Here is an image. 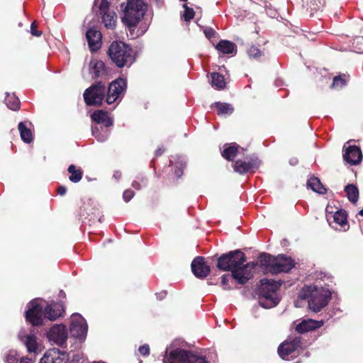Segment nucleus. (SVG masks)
Instances as JSON below:
<instances>
[{"instance_id": "38", "label": "nucleus", "mask_w": 363, "mask_h": 363, "mask_svg": "<svg viewBox=\"0 0 363 363\" xmlns=\"http://www.w3.org/2000/svg\"><path fill=\"white\" fill-rule=\"evenodd\" d=\"M248 55L254 59H258L262 55V52L255 46H251L247 50Z\"/></svg>"}, {"instance_id": "31", "label": "nucleus", "mask_w": 363, "mask_h": 363, "mask_svg": "<svg viewBox=\"0 0 363 363\" xmlns=\"http://www.w3.org/2000/svg\"><path fill=\"white\" fill-rule=\"evenodd\" d=\"M345 191L349 201L353 203H356L359 198V190L357 187L353 184H347L345 187Z\"/></svg>"}, {"instance_id": "34", "label": "nucleus", "mask_w": 363, "mask_h": 363, "mask_svg": "<svg viewBox=\"0 0 363 363\" xmlns=\"http://www.w3.org/2000/svg\"><path fill=\"white\" fill-rule=\"evenodd\" d=\"M215 106L218 109V113L220 115L231 114L233 112L232 106L227 103H215Z\"/></svg>"}, {"instance_id": "54", "label": "nucleus", "mask_w": 363, "mask_h": 363, "mask_svg": "<svg viewBox=\"0 0 363 363\" xmlns=\"http://www.w3.org/2000/svg\"><path fill=\"white\" fill-rule=\"evenodd\" d=\"M359 215L363 216V208L359 211Z\"/></svg>"}, {"instance_id": "14", "label": "nucleus", "mask_w": 363, "mask_h": 363, "mask_svg": "<svg viewBox=\"0 0 363 363\" xmlns=\"http://www.w3.org/2000/svg\"><path fill=\"white\" fill-rule=\"evenodd\" d=\"M191 267L192 272L197 278L203 279L210 273V267L203 257H196L192 261Z\"/></svg>"}, {"instance_id": "2", "label": "nucleus", "mask_w": 363, "mask_h": 363, "mask_svg": "<svg viewBox=\"0 0 363 363\" xmlns=\"http://www.w3.org/2000/svg\"><path fill=\"white\" fill-rule=\"evenodd\" d=\"M41 301L34 299L27 306L28 310L26 311V318L33 325H40L43 323V316L50 320H56L61 316L64 311L63 306L61 303L52 302L45 308L40 303Z\"/></svg>"}, {"instance_id": "21", "label": "nucleus", "mask_w": 363, "mask_h": 363, "mask_svg": "<svg viewBox=\"0 0 363 363\" xmlns=\"http://www.w3.org/2000/svg\"><path fill=\"white\" fill-rule=\"evenodd\" d=\"M18 337L26 345L28 352H35L38 349L36 337L33 334L26 335L23 331H21Z\"/></svg>"}, {"instance_id": "6", "label": "nucleus", "mask_w": 363, "mask_h": 363, "mask_svg": "<svg viewBox=\"0 0 363 363\" xmlns=\"http://www.w3.org/2000/svg\"><path fill=\"white\" fill-rule=\"evenodd\" d=\"M281 282L274 279H262L260 281L259 305L264 308H270L276 306L279 298L277 295V291L281 286Z\"/></svg>"}, {"instance_id": "17", "label": "nucleus", "mask_w": 363, "mask_h": 363, "mask_svg": "<svg viewBox=\"0 0 363 363\" xmlns=\"http://www.w3.org/2000/svg\"><path fill=\"white\" fill-rule=\"evenodd\" d=\"M86 38L91 52L96 51L101 48V34L99 30L94 28L89 29L86 31Z\"/></svg>"}, {"instance_id": "19", "label": "nucleus", "mask_w": 363, "mask_h": 363, "mask_svg": "<svg viewBox=\"0 0 363 363\" xmlns=\"http://www.w3.org/2000/svg\"><path fill=\"white\" fill-rule=\"evenodd\" d=\"M323 320L317 321L313 319H306L296 325V330L300 333H303L318 329L323 326Z\"/></svg>"}, {"instance_id": "8", "label": "nucleus", "mask_w": 363, "mask_h": 363, "mask_svg": "<svg viewBox=\"0 0 363 363\" xmlns=\"http://www.w3.org/2000/svg\"><path fill=\"white\" fill-rule=\"evenodd\" d=\"M105 84L98 82L86 89L84 93L85 103L88 106H100L105 96Z\"/></svg>"}, {"instance_id": "36", "label": "nucleus", "mask_w": 363, "mask_h": 363, "mask_svg": "<svg viewBox=\"0 0 363 363\" xmlns=\"http://www.w3.org/2000/svg\"><path fill=\"white\" fill-rule=\"evenodd\" d=\"M184 12L182 15V18L185 21H190L194 18L195 12L193 9L189 8L186 4H184Z\"/></svg>"}, {"instance_id": "51", "label": "nucleus", "mask_w": 363, "mask_h": 363, "mask_svg": "<svg viewBox=\"0 0 363 363\" xmlns=\"http://www.w3.org/2000/svg\"><path fill=\"white\" fill-rule=\"evenodd\" d=\"M121 172H115V173H114V174H113V177H114L116 179H118L121 177Z\"/></svg>"}, {"instance_id": "11", "label": "nucleus", "mask_w": 363, "mask_h": 363, "mask_svg": "<svg viewBox=\"0 0 363 363\" xmlns=\"http://www.w3.org/2000/svg\"><path fill=\"white\" fill-rule=\"evenodd\" d=\"M50 342L58 346H62L67 339V332L64 325H56L52 327L48 333Z\"/></svg>"}, {"instance_id": "13", "label": "nucleus", "mask_w": 363, "mask_h": 363, "mask_svg": "<svg viewBox=\"0 0 363 363\" xmlns=\"http://www.w3.org/2000/svg\"><path fill=\"white\" fill-rule=\"evenodd\" d=\"M68 354L59 349L52 348L48 350L40 359V363H67Z\"/></svg>"}, {"instance_id": "25", "label": "nucleus", "mask_w": 363, "mask_h": 363, "mask_svg": "<svg viewBox=\"0 0 363 363\" xmlns=\"http://www.w3.org/2000/svg\"><path fill=\"white\" fill-rule=\"evenodd\" d=\"M93 136L99 142H104L109 136L110 130L108 128L102 125L92 126L91 129Z\"/></svg>"}, {"instance_id": "26", "label": "nucleus", "mask_w": 363, "mask_h": 363, "mask_svg": "<svg viewBox=\"0 0 363 363\" xmlns=\"http://www.w3.org/2000/svg\"><path fill=\"white\" fill-rule=\"evenodd\" d=\"M20 135L22 140L26 143H30L33 140V136L30 128L27 125L26 122H20L18 125Z\"/></svg>"}, {"instance_id": "45", "label": "nucleus", "mask_w": 363, "mask_h": 363, "mask_svg": "<svg viewBox=\"0 0 363 363\" xmlns=\"http://www.w3.org/2000/svg\"><path fill=\"white\" fill-rule=\"evenodd\" d=\"M186 164L185 163H181L179 167H177L175 169V174L180 177L183 173V169L185 167Z\"/></svg>"}, {"instance_id": "9", "label": "nucleus", "mask_w": 363, "mask_h": 363, "mask_svg": "<svg viewBox=\"0 0 363 363\" xmlns=\"http://www.w3.org/2000/svg\"><path fill=\"white\" fill-rule=\"evenodd\" d=\"M126 86V82L122 78H118L112 82L108 88L106 98V103L108 104H112L118 99L121 100V96H123L125 91Z\"/></svg>"}, {"instance_id": "42", "label": "nucleus", "mask_w": 363, "mask_h": 363, "mask_svg": "<svg viewBox=\"0 0 363 363\" xmlns=\"http://www.w3.org/2000/svg\"><path fill=\"white\" fill-rule=\"evenodd\" d=\"M134 192L132 190L127 189L123 192V198L125 202H128L133 196Z\"/></svg>"}, {"instance_id": "47", "label": "nucleus", "mask_w": 363, "mask_h": 363, "mask_svg": "<svg viewBox=\"0 0 363 363\" xmlns=\"http://www.w3.org/2000/svg\"><path fill=\"white\" fill-rule=\"evenodd\" d=\"M67 192V189L65 186H60L58 187L57 189V193L61 195V196H63L66 194Z\"/></svg>"}, {"instance_id": "24", "label": "nucleus", "mask_w": 363, "mask_h": 363, "mask_svg": "<svg viewBox=\"0 0 363 363\" xmlns=\"http://www.w3.org/2000/svg\"><path fill=\"white\" fill-rule=\"evenodd\" d=\"M216 49L223 54L235 55L237 52L236 45L228 40H220L216 45Z\"/></svg>"}, {"instance_id": "55", "label": "nucleus", "mask_w": 363, "mask_h": 363, "mask_svg": "<svg viewBox=\"0 0 363 363\" xmlns=\"http://www.w3.org/2000/svg\"><path fill=\"white\" fill-rule=\"evenodd\" d=\"M143 33H144V30H141V31H140V34H137V35H136V36H138V35H143Z\"/></svg>"}, {"instance_id": "37", "label": "nucleus", "mask_w": 363, "mask_h": 363, "mask_svg": "<svg viewBox=\"0 0 363 363\" xmlns=\"http://www.w3.org/2000/svg\"><path fill=\"white\" fill-rule=\"evenodd\" d=\"M17 352L15 350H10L6 355L4 362L6 363H18Z\"/></svg>"}, {"instance_id": "30", "label": "nucleus", "mask_w": 363, "mask_h": 363, "mask_svg": "<svg viewBox=\"0 0 363 363\" xmlns=\"http://www.w3.org/2000/svg\"><path fill=\"white\" fill-rule=\"evenodd\" d=\"M211 84L216 89H223L226 86L224 77L217 72L211 74Z\"/></svg>"}, {"instance_id": "57", "label": "nucleus", "mask_w": 363, "mask_h": 363, "mask_svg": "<svg viewBox=\"0 0 363 363\" xmlns=\"http://www.w3.org/2000/svg\"><path fill=\"white\" fill-rule=\"evenodd\" d=\"M95 363H104V362H95Z\"/></svg>"}, {"instance_id": "44", "label": "nucleus", "mask_w": 363, "mask_h": 363, "mask_svg": "<svg viewBox=\"0 0 363 363\" xmlns=\"http://www.w3.org/2000/svg\"><path fill=\"white\" fill-rule=\"evenodd\" d=\"M36 23L35 21L33 22L30 26V33L33 35L39 37L41 35V32L36 30Z\"/></svg>"}, {"instance_id": "1", "label": "nucleus", "mask_w": 363, "mask_h": 363, "mask_svg": "<svg viewBox=\"0 0 363 363\" xmlns=\"http://www.w3.org/2000/svg\"><path fill=\"white\" fill-rule=\"evenodd\" d=\"M245 261V254L240 250H235L221 255L217 267L223 271H230L233 279L238 284H245L252 277L251 270L256 266L252 262L244 264Z\"/></svg>"}, {"instance_id": "5", "label": "nucleus", "mask_w": 363, "mask_h": 363, "mask_svg": "<svg viewBox=\"0 0 363 363\" xmlns=\"http://www.w3.org/2000/svg\"><path fill=\"white\" fill-rule=\"evenodd\" d=\"M122 22L130 29L135 28L147 11V4L143 0H128L121 4Z\"/></svg>"}, {"instance_id": "4", "label": "nucleus", "mask_w": 363, "mask_h": 363, "mask_svg": "<svg viewBox=\"0 0 363 363\" xmlns=\"http://www.w3.org/2000/svg\"><path fill=\"white\" fill-rule=\"evenodd\" d=\"M178 342V340L174 341L166 349L163 363H209L203 356L177 347Z\"/></svg>"}, {"instance_id": "27", "label": "nucleus", "mask_w": 363, "mask_h": 363, "mask_svg": "<svg viewBox=\"0 0 363 363\" xmlns=\"http://www.w3.org/2000/svg\"><path fill=\"white\" fill-rule=\"evenodd\" d=\"M238 147L239 146L236 143L225 144L222 152V156L229 161L233 160L238 154Z\"/></svg>"}, {"instance_id": "35", "label": "nucleus", "mask_w": 363, "mask_h": 363, "mask_svg": "<svg viewBox=\"0 0 363 363\" xmlns=\"http://www.w3.org/2000/svg\"><path fill=\"white\" fill-rule=\"evenodd\" d=\"M275 258L276 257L271 256L269 254L262 253L259 257V260L262 264L265 265L271 272V269H272V264Z\"/></svg>"}, {"instance_id": "22", "label": "nucleus", "mask_w": 363, "mask_h": 363, "mask_svg": "<svg viewBox=\"0 0 363 363\" xmlns=\"http://www.w3.org/2000/svg\"><path fill=\"white\" fill-rule=\"evenodd\" d=\"M89 72L92 78L103 77L106 74L104 63L101 60H91L89 63Z\"/></svg>"}, {"instance_id": "40", "label": "nucleus", "mask_w": 363, "mask_h": 363, "mask_svg": "<svg viewBox=\"0 0 363 363\" xmlns=\"http://www.w3.org/2000/svg\"><path fill=\"white\" fill-rule=\"evenodd\" d=\"M233 278L232 274H224L221 277V285L225 290L230 289L231 287L228 284L229 281Z\"/></svg>"}, {"instance_id": "48", "label": "nucleus", "mask_w": 363, "mask_h": 363, "mask_svg": "<svg viewBox=\"0 0 363 363\" xmlns=\"http://www.w3.org/2000/svg\"><path fill=\"white\" fill-rule=\"evenodd\" d=\"M132 186L133 188H135L137 190H139L141 189V186L138 181H133L132 183Z\"/></svg>"}, {"instance_id": "32", "label": "nucleus", "mask_w": 363, "mask_h": 363, "mask_svg": "<svg viewBox=\"0 0 363 363\" xmlns=\"http://www.w3.org/2000/svg\"><path fill=\"white\" fill-rule=\"evenodd\" d=\"M5 104L9 108L13 111L18 110L20 108V101L15 94H7L5 98Z\"/></svg>"}, {"instance_id": "29", "label": "nucleus", "mask_w": 363, "mask_h": 363, "mask_svg": "<svg viewBox=\"0 0 363 363\" xmlns=\"http://www.w3.org/2000/svg\"><path fill=\"white\" fill-rule=\"evenodd\" d=\"M101 18L102 23L104 24L106 28L110 29H113L115 28L117 17L114 11L104 13V14L101 15Z\"/></svg>"}, {"instance_id": "16", "label": "nucleus", "mask_w": 363, "mask_h": 363, "mask_svg": "<svg viewBox=\"0 0 363 363\" xmlns=\"http://www.w3.org/2000/svg\"><path fill=\"white\" fill-rule=\"evenodd\" d=\"M343 158L347 163L352 165L358 164L362 159L360 148L356 145H350L345 149Z\"/></svg>"}, {"instance_id": "20", "label": "nucleus", "mask_w": 363, "mask_h": 363, "mask_svg": "<svg viewBox=\"0 0 363 363\" xmlns=\"http://www.w3.org/2000/svg\"><path fill=\"white\" fill-rule=\"evenodd\" d=\"M91 117L98 126L103 125L105 128H108L113 125L112 118L109 117L107 112L103 110H98L94 112Z\"/></svg>"}, {"instance_id": "15", "label": "nucleus", "mask_w": 363, "mask_h": 363, "mask_svg": "<svg viewBox=\"0 0 363 363\" xmlns=\"http://www.w3.org/2000/svg\"><path fill=\"white\" fill-rule=\"evenodd\" d=\"M299 347H301V340L298 337H295L291 341H286L278 348L279 356L284 359H288Z\"/></svg>"}, {"instance_id": "7", "label": "nucleus", "mask_w": 363, "mask_h": 363, "mask_svg": "<svg viewBox=\"0 0 363 363\" xmlns=\"http://www.w3.org/2000/svg\"><path fill=\"white\" fill-rule=\"evenodd\" d=\"M108 54L118 67L130 66L135 61L132 48L121 41L113 42L109 46Z\"/></svg>"}, {"instance_id": "49", "label": "nucleus", "mask_w": 363, "mask_h": 363, "mask_svg": "<svg viewBox=\"0 0 363 363\" xmlns=\"http://www.w3.org/2000/svg\"><path fill=\"white\" fill-rule=\"evenodd\" d=\"M30 359L28 357H22L19 361L18 360V363H30Z\"/></svg>"}, {"instance_id": "50", "label": "nucleus", "mask_w": 363, "mask_h": 363, "mask_svg": "<svg viewBox=\"0 0 363 363\" xmlns=\"http://www.w3.org/2000/svg\"><path fill=\"white\" fill-rule=\"evenodd\" d=\"M164 148L159 147V148H157V149L156 150V151H155V155H156L157 156H160V155H161L164 152Z\"/></svg>"}, {"instance_id": "18", "label": "nucleus", "mask_w": 363, "mask_h": 363, "mask_svg": "<svg viewBox=\"0 0 363 363\" xmlns=\"http://www.w3.org/2000/svg\"><path fill=\"white\" fill-rule=\"evenodd\" d=\"M259 165V161L257 160L245 162L242 160H237L234 165V170L240 174H245L255 169H257Z\"/></svg>"}, {"instance_id": "23", "label": "nucleus", "mask_w": 363, "mask_h": 363, "mask_svg": "<svg viewBox=\"0 0 363 363\" xmlns=\"http://www.w3.org/2000/svg\"><path fill=\"white\" fill-rule=\"evenodd\" d=\"M333 223L334 224L333 227L335 229L340 230L341 228H345L347 224V215L345 211L340 210L336 211L333 216ZM330 224H332L331 222Z\"/></svg>"}, {"instance_id": "28", "label": "nucleus", "mask_w": 363, "mask_h": 363, "mask_svg": "<svg viewBox=\"0 0 363 363\" xmlns=\"http://www.w3.org/2000/svg\"><path fill=\"white\" fill-rule=\"evenodd\" d=\"M307 186L310 187L313 191L320 194L326 193V189L323 186L320 179L317 177H312L308 179Z\"/></svg>"}, {"instance_id": "56", "label": "nucleus", "mask_w": 363, "mask_h": 363, "mask_svg": "<svg viewBox=\"0 0 363 363\" xmlns=\"http://www.w3.org/2000/svg\"><path fill=\"white\" fill-rule=\"evenodd\" d=\"M130 35H132L133 38H135V36H133V33L130 32Z\"/></svg>"}, {"instance_id": "39", "label": "nucleus", "mask_w": 363, "mask_h": 363, "mask_svg": "<svg viewBox=\"0 0 363 363\" xmlns=\"http://www.w3.org/2000/svg\"><path fill=\"white\" fill-rule=\"evenodd\" d=\"M346 84V81L341 76L335 77L332 84L333 87L342 88Z\"/></svg>"}, {"instance_id": "52", "label": "nucleus", "mask_w": 363, "mask_h": 363, "mask_svg": "<svg viewBox=\"0 0 363 363\" xmlns=\"http://www.w3.org/2000/svg\"><path fill=\"white\" fill-rule=\"evenodd\" d=\"M290 163L293 165H295L298 163V160L296 158H294L291 160Z\"/></svg>"}, {"instance_id": "3", "label": "nucleus", "mask_w": 363, "mask_h": 363, "mask_svg": "<svg viewBox=\"0 0 363 363\" xmlns=\"http://www.w3.org/2000/svg\"><path fill=\"white\" fill-rule=\"evenodd\" d=\"M299 298L307 299L310 310L319 312L325 307L331 298L329 289L317 286H305L299 292Z\"/></svg>"}, {"instance_id": "53", "label": "nucleus", "mask_w": 363, "mask_h": 363, "mask_svg": "<svg viewBox=\"0 0 363 363\" xmlns=\"http://www.w3.org/2000/svg\"><path fill=\"white\" fill-rule=\"evenodd\" d=\"M141 181H142V182L143 183L144 185L146 184V179L145 178H142Z\"/></svg>"}, {"instance_id": "46", "label": "nucleus", "mask_w": 363, "mask_h": 363, "mask_svg": "<svg viewBox=\"0 0 363 363\" xmlns=\"http://www.w3.org/2000/svg\"><path fill=\"white\" fill-rule=\"evenodd\" d=\"M204 33L208 38H211L215 35L216 32L213 28H208L204 30Z\"/></svg>"}, {"instance_id": "43", "label": "nucleus", "mask_w": 363, "mask_h": 363, "mask_svg": "<svg viewBox=\"0 0 363 363\" xmlns=\"http://www.w3.org/2000/svg\"><path fill=\"white\" fill-rule=\"evenodd\" d=\"M139 350V352L142 354V355H148L149 353H150V347H149V345H143L142 346H140L138 349Z\"/></svg>"}, {"instance_id": "33", "label": "nucleus", "mask_w": 363, "mask_h": 363, "mask_svg": "<svg viewBox=\"0 0 363 363\" xmlns=\"http://www.w3.org/2000/svg\"><path fill=\"white\" fill-rule=\"evenodd\" d=\"M68 172L71 174L69 177V180L73 183L79 182L82 178V171L79 169H76L74 164L69 165Z\"/></svg>"}, {"instance_id": "12", "label": "nucleus", "mask_w": 363, "mask_h": 363, "mask_svg": "<svg viewBox=\"0 0 363 363\" xmlns=\"http://www.w3.org/2000/svg\"><path fill=\"white\" fill-rule=\"evenodd\" d=\"M294 266V261L291 258L279 255L274 260L271 273L289 272Z\"/></svg>"}, {"instance_id": "10", "label": "nucleus", "mask_w": 363, "mask_h": 363, "mask_svg": "<svg viewBox=\"0 0 363 363\" xmlns=\"http://www.w3.org/2000/svg\"><path fill=\"white\" fill-rule=\"evenodd\" d=\"M88 330L86 320L79 314H73L71 318L69 330L72 336L79 339L85 338Z\"/></svg>"}, {"instance_id": "41", "label": "nucleus", "mask_w": 363, "mask_h": 363, "mask_svg": "<svg viewBox=\"0 0 363 363\" xmlns=\"http://www.w3.org/2000/svg\"><path fill=\"white\" fill-rule=\"evenodd\" d=\"M100 14L103 15L104 13H108L111 11L109 9V2L107 0H101L99 5Z\"/></svg>"}]
</instances>
